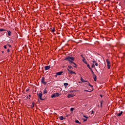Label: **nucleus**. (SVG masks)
Wrapping results in <instances>:
<instances>
[{
    "label": "nucleus",
    "instance_id": "nucleus-29",
    "mask_svg": "<svg viewBox=\"0 0 125 125\" xmlns=\"http://www.w3.org/2000/svg\"><path fill=\"white\" fill-rule=\"evenodd\" d=\"M83 117L84 118H85V119H88V117H87V116H86V115H83Z\"/></svg>",
    "mask_w": 125,
    "mask_h": 125
},
{
    "label": "nucleus",
    "instance_id": "nucleus-36",
    "mask_svg": "<svg viewBox=\"0 0 125 125\" xmlns=\"http://www.w3.org/2000/svg\"><path fill=\"white\" fill-rule=\"evenodd\" d=\"M67 70L69 73L70 72L71 70L67 68Z\"/></svg>",
    "mask_w": 125,
    "mask_h": 125
},
{
    "label": "nucleus",
    "instance_id": "nucleus-4",
    "mask_svg": "<svg viewBox=\"0 0 125 125\" xmlns=\"http://www.w3.org/2000/svg\"><path fill=\"white\" fill-rule=\"evenodd\" d=\"M44 81H45V78L43 77L42 78L41 83L44 85H46L47 82H45Z\"/></svg>",
    "mask_w": 125,
    "mask_h": 125
},
{
    "label": "nucleus",
    "instance_id": "nucleus-15",
    "mask_svg": "<svg viewBox=\"0 0 125 125\" xmlns=\"http://www.w3.org/2000/svg\"><path fill=\"white\" fill-rule=\"evenodd\" d=\"M88 85L91 87L92 90H93V86L91 85L89 82H88Z\"/></svg>",
    "mask_w": 125,
    "mask_h": 125
},
{
    "label": "nucleus",
    "instance_id": "nucleus-27",
    "mask_svg": "<svg viewBox=\"0 0 125 125\" xmlns=\"http://www.w3.org/2000/svg\"><path fill=\"white\" fill-rule=\"evenodd\" d=\"M69 63L70 64V65H72V64H74V62H73V61L69 62Z\"/></svg>",
    "mask_w": 125,
    "mask_h": 125
},
{
    "label": "nucleus",
    "instance_id": "nucleus-48",
    "mask_svg": "<svg viewBox=\"0 0 125 125\" xmlns=\"http://www.w3.org/2000/svg\"><path fill=\"white\" fill-rule=\"evenodd\" d=\"M2 53H4V51H1Z\"/></svg>",
    "mask_w": 125,
    "mask_h": 125
},
{
    "label": "nucleus",
    "instance_id": "nucleus-35",
    "mask_svg": "<svg viewBox=\"0 0 125 125\" xmlns=\"http://www.w3.org/2000/svg\"><path fill=\"white\" fill-rule=\"evenodd\" d=\"M87 121V119H83V122H85Z\"/></svg>",
    "mask_w": 125,
    "mask_h": 125
},
{
    "label": "nucleus",
    "instance_id": "nucleus-43",
    "mask_svg": "<svg viewBox=\"0 0 125 125\" xmlns=\"http://www.w3.org/2000/svg\"><path fill=\"white\" fill-rule=\"evenodd\" d=\"M28 91H29V89H27L26 90V92H28Z\"/></svg>",
    "mask_w": 125,
    "mask_h": 125
},
{
    "label": "nucleus",
    "instance_id": "nucleus-16",
    "mask_svg": "<svg viewBox=\"0 0 125 125\" xmlns=\"http://www.w3.org/2000/svg\"><path fill=\"white\" fill-rule=\"evenodd\" d=\"M50 30H51V31H52V32H54L55 31V27L51 28H50Z\"/></svg>",
    "mask_w": 125,
    "mask_h": 125
},
{
    "label": "nucleus",
    "instance_id": "nucleus-19",
    "mask_svg": "<svg viewBox=\"0 0 125 125\" xmlns=\"http://www.w3.org/2000/svg\"><path fill=\"white\" fill-rule=\"evenodd\" d=\"M43 94H45L47 93V90H46V89H45L43 90Z\"/></svg>",
    "mask_w": 125,
    "mask_h": 125
},
{
    "label": "nucleus",
    "instance_id": "nucleus-5",
    "mask_svg": "<svg viewBox=\"0 0 125 125\" xmlns=\"http://www.w3.org/2000/svg\"><path fill=\"white\" fill-rule=\"evenodd\" d=\"M123 113L124 112L121 111V112L119 113H116V115L117 117H121L122 116V114H123Z\"/></svg>",
    "mask_w": 125,
    "mask_h": 125
},
{
    "label": "nucleus",
    "instance_id": "nucleus-23",
    "mask_svg": "<svg viewBox=\"0 0 125 125\" xmlns=\"http://www.w3.org/2000/svg\"><path fill=\"white\" fill-rule=\"evenodd\" d=\"M35 107V103H32V105L31 106V108H34Z\"/></svg>",
    "mask_w": 125,
    "mask_h": 125
},
{
    "label": "nucleus",
    "instance_id": "nucleus-13",
    "mask_svg": "<svg viewBox=\"0 0 125 125\" xmlns=\"http://www.w3.org/2000/svg\"><path fill=\"white\" fill-rule=\"evenodd\" d=\"M81 81L83 83H86V82H88V81H86L85 80H84L83 78H81Z\"/></svg>",
    "mask_w": 125,
    "mask_h": 125
},
{
    "label": "nucleus",
    "instance_id": "nucleus-22",
    "mask_svg": "<svg viewBox=\"0 0 125 125\" xmlns=\"http://www.w3.org/2000/svg\"><path fill=\"white\" fill-rule=\"evenodd\" d=\"M86 65H87V67H88V68L89 69H91V67L90 66L89 64H88V63H87Z\"/></svg>",
    "mask_w": 125,
    "mask_h": 125
},
{
    "label": "nucleus",
    "instance_id": "nucleus-30",
    "mask_svg": "<svg viewBox=\"0 0 125 125\" xmlns=\"http://www.w3.org/2000/svg\"><path fill=\"white\" fill-rule=\"evenodd\" d=\"M107 66L108 69H110V64H107Z\"/></svg>",
    "mask_w": 125,
    "mask_h": 125
},
{
    "label": "nucleus",
    "instance_id": "nucleus-26",
    "mask_svg": "<svg viewBox=\"0 0 125 125\" xmlns=\"http://www.w3.org/2000/svg\"><path fill=\"white\" fill-rule=\"evenodd\" d=\"M63 85L65 86H68V83H63Z\"/></svg>",
    "mask_w": 125,
    "mask_h": 125
},
{
    "label": "nucleus",
    "instance_id": "nucleus-42",
    "mask_svg": "<svg viewBox=\"0 0 125 125\" xmlns=\"http://www.w3.org/2000/svg\"><path fill=\"white\" fill-rule=\"evenodd\" d=\"M58 76V75H57V73H56V75H55V77L57 78Z\"/></svg>",
    "mask_w": 125,
    "mask_h": 125
},
{
    "label": "nucleus",
    "instance_id": "nucleus-11",
    "mask_svg": "<svg viewBox=\"0 0 125 125\" xmlns=\"http://www.w3.org/2000/svg\"><path fill=\"white\" fill-rule=\"evenodd\" d=\"M76 73L75 72H73V71L71 70L70 71V72L68 73V74H76Z\"/></svg>",
    "mask_w": 125,
    "mask_h": 125
},
{
    "label": "nucleus",
    "instance_id": "nucleus-47",
    "mask_svg": "<svg viewBox=\"0 0 125 125\" xmlns=\"http://www.w3.org/2000/svg\"><path fill=\"white\" fill-rule=\"evenodd\" d=\"M28 99V97L27 96L26 97V99Z\"/></svg>",
    "mask_w": 125,
    "mask_h": 125
},
{
    "label": "nucleus",
    "instance_id": "nucleus-2",
    "mask_svg": "<svg viewBox=\"0 0 125 125\" xmlns=\"http://www.w3.org/2000/svg\"><path fill=\"white\" fill-rule=\"evenodd\" d=\"M37 96L41 101L44 100V99L42 98V91H40V93H37Z\"/></svg>",
    "mask_w": 125,
    "mask_h": 125
},
{
    "label": "nucleus",
    "instance_id": "nucleus-44",
    "mask_svg": "<svg viewBox=\"0 0 125 125\" xmlns=\"http://www.w3.org/2000/svg\"><path fill=\"white\" fill-rule=\"evenodd\" d=\"M92 62H93V63H96V61H93Z\"/></svg>",
    "mask_w": 125,
    "mask_h": 125
},
{
    "label": "nucleus",
    "instance_id": "nucleus-17",
    "mask_svg": "<svg viewBox=\"0 0 125 125\" xmlns=\"http://www.w3.org/2000/svg\"><path fill=\"white\" fill-rule=\"evenodd\" d=\"M59 119H60L61 121H63V120H64V118H63V117L62 116H60V117H59Z\"/></svg>",
    "mask_w": 125,
    "mask_h": 125
},
{
    "label": "nucleus",
    "instance_id": "nucleus-21",
    "mask_svg": "<svg viewBox=\"0 0 125 125\" xmlns=\"http://www.w3.org/2000/svg\"><path fill=\"white\" fill-rule=\"evenodd\" d=\"M90 71H91V73H92V75H94L95 74H94V71H93L92 69V68H90Z\"/></svg>",
    "mask_w": 125,
    "mask_h": 125
},
{
    "label": "nucleus",
    "instance_id": "nucleus-31",
    "mask_svg": "<svg viewBox=\"0 0 125 125\" xmlns=\"http://www.w3.org/2000/svg\"><path fill=\"white\" fill-rule=\"evenodd\" d=\"M3 47H4V48H5V49H6V48H7V45H4V46H3Z\"/></svg>",
    "mask_w": 125,
    "mask_h": 125
},
{
    "label": "nucleus",
    "instance_id": "nucleus-12",
    "mask_svg": "<svg viewBox=\"0 0 125 125\" xmlns=\"http://www.w3.org/2000/svg\"><path fill=\"white\" fill-rule=\"evenodd\" d=\"M83 63H84L85 64H87V62L85 58H83Z\"/></svg>",
    "mask_w": 125,
    "mask_h": 125
},
{
    "label": "nucleus",
    "instance_id": "nucleus-39",
    "mask_svg": "<svg viewBox=\"0 0 125 125\" xmlns=\"http://www.w3.org/2000/svg\"><path fill=\"white\" fill-rule=\"evenodd\" d=\"M91 67H92V68H94L95 65H94V64H93Z\"/></svg>",
    "mask_w": 125,
    "mask_h": 125
},
{
    "label": "nucleus",
    "instance_id": "nucleus-7",
    "mask_svg": "<svg viewBox=\"0 0 125 125\" xmlns=\"http://www.w3.org/2000/svg\"><path fill=\"white\" fill-rule=\"evenodd\" d=\"M93 78L94 82H97V76L96 74L93 75Z\"/></svg>",
    "mask_w": 125,
    "mask_h": 125
},
{
    "label": "nucleus",
    "instance_id": "nucleus-32",
    "mask_svg": "<svg viewBox=\"0 0 125 125\" xmlns=\"http://www.w3.org/2000/svg\"><path fill=\"white\" fill-rule=\"evenodd\" d=\"M68 68H70V69H72V66H71V65H68Z\"/></svg>",
    "mask_w": 125,
    "mask_h": 125
},
{
    "label": "nucleus",
    "instance_id": "nucleus-1",
    "mask_svg": "<svg viewBox=\"0 0 125 125\" xmlns=\"http://www.w3.org/2000/svg\"><path fill=\"white\" fill-rule=\"evenodd\" d=\"M65 60H67V61L70 62L71 61H74L75 58L73 57L68 56L66 57Z\"/></svg>",
    "mask_w": 125,
    "mask_h": 125
},
{
    "label": "nucleus",
    "instance_id": "nucleus-24",
    "mask_svg": "<svg viewBox=\"0 0 125 125\" xmlns=\"http://www.w3.org/2000/svg\"><path fill=\"white\" fill-rule=\"evenodd\" d=\"M104 102V101H101L100 102V103H101V107H103V103Z\"/></svg>",
    "mask_w": 125,
    "mask_h": 125
},
{
    "label": "nucleus",
    "instance_id": "nucleus-46",
    "mask_svg": "<svg viewBox=\"0 0 125 125\" xmlns=\"http://www.w3.org/2000/svg\"><path fill=\"white\" fill-rule=\"evenodd\" d=\"M28 96H29V97H31V95L29 94V95H28Z\"/></svg>",
    "mask_w": 125,
    "mask_h": 125
},
{
    "label": "nucleus",
    "instance_id": "nucleus-8",
    "mask_svg": "<svg viewBox=\"0 0 125 125\" xmlns=\"http://www.w3.org/2000/svg\"><path fill=\"white\" fill-rule=\"evenodd\" d=\"M74 96V95L73 94H68L67 95V98H72Z\"/></svg>",
    "mask_w": 125,
    "mask_h": 125
},
{
    "label": "nucleus",
    "instance_id": "nucleus-3",
    "mask_svg": "<svg viewBox=\"0 0 125 125\" xmlns=\"http://www.w3.org/2000/svg\"><path fill=\"white\" fill-rule=\"evenodd\" d=\"M60 96V94L59 93H54V94H52L51 96V98H55L56 97H58Z\"/></svg>",
    "mask_w": 125,
    "mask_h": 125
},
{
    "label": "nucleus",
    "instance_id": "nucleus-28",
    "mask_svg": "<svg viewBox=\"0 0 125 125\" xmlns=\"http://www.w3.org/2000/svg\"><path fill=\"white\" fill-rule=\"evenodd\" d=\"M73 64L75 65H73V66H74L75 68H76L77 67V64L75 63V62H74L73 63Z\"/></svg>",
    "mask_w": 125,
    "mask_h": 125
},
{
    "label": "nucleus",
    "instance_id": "nucleus-25",
    "mask_svg": "<svg viewBox=\"0 0 125 125\" xmlns=\"http://www.w3.org/2000/svg\"><path fill=\"white\" fill-rule=\"evenodd\" d=\"M74 109H75L74 108L71 107V108H70V111H71V112H73V111L74 110Z\"/></svg>",
    "mask_w": 125,
    "mask_h": 125
},
{
    "label": "nucleus",
    "instance_id": "nucleus-6",
    "mask_svg": "<svg viewBox=\"0 0 125 125\" xmlns=\"http://www.w3.org/2000/svg\"><path fill=\"white\" fill-rule=\"evenodd\" d=\"M51 67L49 65L45 66H44V69L45 71H47L50 69Z\"/></svg>",
    "mask_w": 125,
    "mask_h": 125
},
{
    "label": "nucleus",
    "instance_id": "nucleus-10",
    "mask_svg": "<svg viewBox=\"0 0 125 125\" xmlns=\"http://www.w3.org/2000/svg\"><path fill=\"white\" fill-rule=\"evenodd\" d=\"M7 32V34L9 36H11L12 32L10 31L9 30H6Z\"/></svg>",
    "mask_w": 125,
    "mask_h": 125
},
{
    "label": "nucleus",
    "instance_id": "nucleus-45",
    "mask_svg": "<svg viewBox=\"0 0 125 125\" xmlns=\"http://www.w3.org/2000/svg\"><path fill=\"white\" fill-rule=\"evenodd\" d=\"M73 92H74V90H71V91H70V92H71V93H72Z\"/></svg>",
    "mask_w": 125,
    "mask_h": 125
},
{
    "label": "nucleus",
    "instance_id": "nucleus-41",
    "mask_svg": "<svg viewBox=\"0 0 125 125\" xmlns=\"http://www.w3.org/2000/svg\"><path fill=\"white\" fill-rule=\"evenodd\" d=\"M95 66H98V63H95Z\"/></svg>",
    "mask_w": 125,
    "mask_h": 125
},
{
    "label": "nucleus",
    "instance_id": "nucleus-37",
    "mask_svg": "<svg viewBox=\"0 0 125 125\" xmlns=\"http://www.w3.org/2000/svg\"><path fill=\"white\" fill-rule=\"evenodd\" d=\"M7 45L9 46V47H11V45L9 44H7Z\"/></svg>",
    "mask_w": 125,
    "mask_h": 125
},
{
    "label": "nucleus",
    "instance_id": "nucleus-14",
    "mask_svg": "<svg viewBox=\"0 0 125 125\" xmlns=\"http://www.w3.org/2000/svg\"><path fill=\"white\" fill-rule=\"evenodd\" d=\"M106 62L107 65L110 64V62L109 61V60L108 59H106Z\"/></svg>",
    "mask_w": 125,
    "mask_h": 125
},
{
    "label": "nucleus",
    "instance_id": "nucleus-33",
    "mask_svg": "<svg viewBox=\"0 0 125 125\" xmlns=\"http://www.w3.org/2000/svg\"><path fill=\"white\" fill-rule=\"evenodd\" d=\"M94 113V111L93 110H92V111H91V115H93Z\"/></svg>",
    "mask_w": 125,
    "mask_h": 125
},
{
    "label": "nucleus",
    "instance_id": "nucleus-38",
    "mask_svg": "<svg viewBox=\"0 0 125 125\" xmlns=\"http://www.w3.org/2000/svg\"><path fill=\"white\" fill-rule=\"evenodd\" d=\"M7 52H10V49H8L7 50Z\"/></svg>",
    "mask_w": 125,
    "mask_h": 125
},
{
    "label": "nucleus",
    "instance_id": "nucleus-20",
    "mask_svg": "<svg viewBox=\"0 0 125 125\" xmlns=\"http://www.w3.org/2000/svg\"><path fill=\"white\" fill-rule=\"evenodd\" d=\"M6 31V30L3 29V28H0V32L5 31Z\"/></svg>",
    "mask_w": 125,
    "mask_h": 125
},
{
    "label": "nucleus",
    "instance_id": "nucleus-18",
    "mask_svg": "<svg viewBox=\"0 0 125 125\" xmlns=\"http://www.w3.org/2000/svg\"><path fill=\"white\" fill-rule=\"evenodd\" d=\"M75 123H77V124H82V123L80 122V121L79 120H75Z\"/></svg>",
    "mask_w": 125,
    "mask_h": 125
},
{
    "label": "nucleus",
    "instance_id": "nucleus-9",
    "mask_svg": "<svg viewBox=\"0 0 125 125\" xmlns=\"http://www.w3.org/2000/svg\"><path fill=\"white\" fill-rule=\"evenodd\" d=\"M63 73V71H61V72H57V75L61 76L62 74Z\"/></svg>",
    "mask_w": 125,
    "mask_h": 125
},
{
    "label": "nucleus",
    "instance_id": "nucleus-49",
    "mask_svg": "<svg viewBox=\"0 0 125 125\" xmlns=\"http://www.w3.org/2000/svg\"><path fill=\"white\" fill-rule=\"evenodd\" d=\"M100 96L102 98L103 97V95H101Z\"/></svg>",
    "mask_w": 125,
    "mask_h": 125
},
{
    "label": "nucleus",
    "instance_id": "nucleus-40",
    "mask_svg": "<svg viewBox=\"0 0 125 125\" xmlns=\"http://www.w3.org/2000/svg\"><path fill=\"white\" fill-rule=\"evenodd\" d=\"M84 92H90L89 91L87 90H84Z\"/></svg>",
    "mask_w": 125,
    "mask_h": 125
},
{
    "label": "nucleus",
    "instance_id": "nucleus-50",
    "mask_svg": "<svg viewBox=\"0 0 125 125\" xmlns=\"http://www.w3.org/2000/svg\"><path fill=\"white\" fill-rule=\"evenodd\" d=\"M96 72H97V73H98V70H96Z\"/></svg>",
    "mask_w": 125,
    "mask_h": 125
},
{
    "label": "nucleus",
    "instance_id": "nucleus-34",
    "mask_svg": "<svg viewBox=\"0 0 125 125\" xmlns=\"http://www.w3.org/2000/svg\"><path fill=\"white\" fill-rule=\"evenodd\" d=\"M81 57H82L83 59V58H84V57H83V54L81 55Z\"/></svg>",
    "mask_w": 125,
    "mask_h": 125
}]
</instances>
